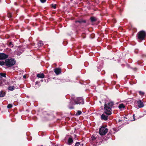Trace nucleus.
Returning <instances> with one entry per match:
<instances>
[{
	"instance_id": "1",
	"label": "nucleus",
	"mask_w": 146,
	"mask_h": 146,
	"mask_svg": "<svg viewBox=\"0 0 146 146\" xmlns=\"http://www.w3.org/2000/svg\"><path fill=\"white\" fill-rule=\"evenodd\" d=\"M114 105V103L112 101H110L108 103L105 104L104 109V113L107 115H109L112 113L111 108Z\"/></svg>"
},
{
	"instance_id": "2",
	"label": "nucleus",
	"mask_w": 146,
	"mask_h": 146,
	"mask_svg": "<svg viewBox=\"0 0 146 146\" xmlns=\"http://www.w3.org/2000/svg\"><path fill=\"white\" fill-rule=\"evenodd\" d=\"M70 103L72 105L76 104H83L84 103L83 99L81 97L76 98L75 99H72Z\"/></svg>"
},
{
	"instance_id": "3",
	"label": "nucleus",
	"mask_w": 146,
	"mask_h": 146,
	"mask_svg": "<svg viewBox=\"0 0 146 146\" xmlns=\"http://www.w3.org/2000/svg\"><path fill=\"white\" fill-rule=\"evenodd\" d=\"M16 63L14 59L11 58L10 59H7L5 60V64L6 65L9 67H11L14 64Z\"/></svg>"
},
{
	"instance_id": "4",
	"label": "nucleus",
	"mask_w": 146,
	"mask_h": 146,
	"mask_svg": "<svg viewBox=\"0 0 146 146\" xmlns=\"http://www.w3.org/2000/svg\"><path fill=\"white\" fill-rule=\"evenodd\" d=\"M146 36V34L144 31H141L138 33V38L140 40H143L144 39Z\"/></svg>"
},
{
	"instance_id": "5",
	"label": "nucleus",
	"mask_w": 146,
	"mask_h": 146,
	"mask_svg": "<svg viewBox=\"0 0 146 146\" xmlns=\"http://www.w3.org/2000/svg\"><path fill=\"white\" fill-rule=\"evenodd\" d=\"M108 131L107 128L102 127L99 129V133L101 135H104L107 133Z\"/></svg>"
},
{
	"instance_id": "6",
	"label": "nucleus",
	"mask_w": 146,
	"mask_h": 146,
	"mask_svg": "<svg viewBox=\"0 0 146 146\" xmlns=\"http://www.w3.org/2000/svg\"><path fill=\"white\" fill-rule=\"evenodd\" d=\"M8 55L3 53H0V60L5 59L8 57Z\"/></svg>"
},
{
	"instance_id": "7",
	"label": "nucleus",
	"mask_w": 146,
	"mask_h": 146,
	"mask_svg": "<svg viewBox=\"0 0 146 146\" xmlns=\"http://www.w3.org/2000/svg\"><path fill=\"white\" fill-rule=\"evenodd\" d=\"M137 102L138 106L139 108H142L144 106L143 103L142 102L141 100H139Z\"/></svg>"
},
{
	"instance_id": "8",
	"label": "nucleus",
	"mask_w": 146,
	"mask_h": 146,
	"mask_svg": "<svg viewBox=\"0 0 146 146\" xmlns=\"http://www.w3.org/2000/svg\"><path fill=\"white\" fill-rule=\"evenodd\" d=\"M54 72L57 75H58L61 73V69L58 68H56L54 69Z\"/></svg>"
},
{
	"instance_id": "9",
	"label": "nucleus",
	"mask_w": 146,
	"mask_h": 146,
	"mask_svg": "<svg viewBox=\"0 0 146 146\" xmlns=\"http://www.w3.org/2000/svg\"><path fill=\"white\" fill-rule=\"evenodd\" d=\"M108 117L106 115L104 114H102L101 116L102 119L106 120L108 119Z\"/></svg>"
},
{
	"instance_id": "10",
	"label": "nucleus",
	"mask_w": 146,
	"mask_h": 146,
	"mask_svg": "<svg viewBox=\"0 0 146 146\" xmlns=\"http://www.w3.org/2000/svg\"><path fill=\"white\" fill-rule=\"evenodd\" d=\"M37 76L38 77L40 78H44V76L43 73L38 74L37 75Z\"/></svg>"
},
{
	"instance_id": "11",
	"label": "nucleus",
	"mask_w": 146,
	"mask_h": 146,
	"mask_svg": "<svg viewBox=\"0 0 146 146\" xmlns=\"http://www.w3.org/2000/svg\"><path fill=\"white\" fill-rule=\"evenodd\" d=\"M118 107L119 109H121L122 108H125V106L123 104H121L119 105Z\"/></svg>"
},
{
	"instance_id": "12",
	"label": "nucleus",
	"mask_w": 146,
	"mask_h": 146,
	"mask_svg": "<svg viewBox=\"0 0 146 146\" xmlns=\"http://www.w3.org/2000/svg\"><path fill=\"white\" fill-rule=\"evenodd\" d=\"M14 86H10L8 88V89L12 91L14 89Z\"/></svg>"
},
{
	"instance_id": "13",
	"label": "nucleus",
	"mask_w": 146,
	"mask_h": 146,
	"mask_svg": "<svg viewBox=\"0 0 146 146\" xmlns=\"http://www.w3.org/2000/svg\"><path fill=\"white\" fill-rule=\"evenodd\" d=\"M73 141V140L71 138H69L68 140V144H70Z\"/></svg>"
},
{
	"instance_id": "14",
	"label": "nucleus",
	"mask_w": 146,
	"mask_h": 146,
	"mask_svg": "<svg viewBox=\"0 0 146 146\" xmlns=\"http://www.w3.org/2000/svg\"><path fill=\"white\" fill-rule=\"evenodd\" d=\"M90 19L92 22H94L96 20V19L94 17H91L90 18Z\"/></svg>"
},
{
	"instance_id": "15",
	"label": "nucleus",
	"mask_w": 146,
	"mask_h": 146,
	"mask_svg": "<svg viewBox=\"0 0 146 146\" xmlns=\"http://www.w3.org/2000/svg\"><path fill=\"white\" fill-rule=\"evenodd\" d=\"M5 93L3 92H0V97H2L4 96L5 95Z\"/></svg>"
},
{
	"instance_id": "16",
	"label": "nucleus",
	"mask_w": 146,
	"mask_h": 146,
	"mask_svg": "<svg viewBox=\"0 0 146 146\" xmlns=\"http://www.w3.org/2000/svg\"><path fill=\"white\" fill-rule=\"evenodd\" d=\"M43 42L42 41H40L38 43V46H41L43 45Z\"/></svg>"
},
{
	"instance_id": "17",
	"label": "nucleus",
	"mask_w": 146,
	"mask_h": 146,
	"mask_svg": "<svg viewBox=\"0 0 146 146\" xmlns=\"http://www.w3.org/2000/svg\"><path fill=\"white\" fill-rule=\"evenodd\" d=\"M12 107V105L11 104H9L7 106V107L8 108H10Z\"/></svg>"
},
{
	"instance_id": "18",
	"label": "nucleus",
	"mask_w": 146,
	"mask_h": 146,
	"mask_svg": "<svg viewBox=\"0 0 146 146\" xmlns=\"http://www.w3.org/2000/svg\"><path fill=\"white\" fill-rule=\"evenodd\" d=\"M0 75L1 76L3 77H6L5 74H4V73H0Z\"/></svg>"
},
{
	"instance_id": "19",
	"label": "nucleus",
	"mask_w": 146,
	"mask_h": 146,
	"mask_svg": "<svg viewBox=\"0 0 146 146\" xmlns=\"http://www.w3.org/2000/svg\"><path fill=\"white\" fill-rule=\"evenodd\" d=\"M82 113V112L81 111H77V113H76V114L77 115H80Z\"/></svg>"
},
{
	"instance_id": "20",
	"label": "nucleus",
	"mask_w": 146,
	"mask_h": 146,
	"mask_svg": "<svg viewBox=\"0 0 146 146\" xmlns=\"http://www.w3.org/2000/svg\"><path fill=\"white\" fill-rule=\"evenodd\" d=\"M75 146H81V145L80 144V143L79 142H77L75 145Z\"/></svg>"
},
{
	"instance_id": "21",
	"label": "nucleus",
	"mask_w": 146,
	"mask_h": 146,
	"mask_svg": "<svg viewBox=\"0 0 146 146\" xmlns=\"http://www.w3.org/2000/svg\"><path fill=\"white\" fill-rule=\"evenodd\" d=\"M5 64V62H0V65H3Z\"/></svg>"
},
{
	"instance_id": "22",
	"label": "nucleus",
	"mask_w": 146,
	"mask_h": 146,
	"mask_svg": "<svg viewBox=\"0 0 146 146\" xmlns=\"http://www.w3.org/2000/svg\"><path fill=\"white\" fill-rule=\"evenodd\" d=\"M140 95H143L144 94V93L141 91H139V92Z\"/></svg>"
},
{
	"instance_id": "23",
	"label": "nucleus",
	"mask_w": 146,
	"mask_h": 146,
	"mask_svg": "<svg viewBox=\"0 0 146 146\" xmlns=\"http://www.w3.org/2000/svg\"><path fill=\"white\" fill-rule=\"evenodd\" d=\"M76 23H81L82 22H85V21H76Z\"/></svg>"
},
{
	"instance_id": "24",
	"label": "nucleus",
	"mask_w": 146,
	"mask_h": 146,
	"mask_svg": "<svg viewBox=\"0 0 146 146\" xmlns=\"http://www.w3.org/2000/svg\"><path fill=\"white\" fill-rule=\"evenodd\" d=\"M56 5H52V7H53L54 9H55L56 8Z\"/></svg>"
},
{
	"instance_id": "25",
	"label": "nucleus",
	"mask_w": 146,
	"mask_h": 146,
	"mask_svg": "<svg viewBox=\"0 0 146 146\" xmlns=\"http://www.w3.org/2000/svg\"><path fill=\"white\" fill-rule=\"evenodd\" d=\"M40 1L42 3H43L46 2V0H40Z\"/></svg>"
},
{
	"instance_id": "26",
	"label": "nucleus",
	"mask_w": 146,
	"mask_h": 146,
	"mask_svg": "<svg viewBox=\"0 0 146 146\" xmlns=\"http://www.w3.org/2000/svg\"><path fill=\"white\" fill-rule=\"evenodd\" d=\"M9 45L10 46H13V44H12V43L11 42H10L9 43Z\"/></svg>"
},
{
	"instance_id": "27",
	"label": "nucleus",
	"mask_w": 146,
	"mask_h": 146,
	"mask_svg": "<svg viewBox=\"0 0 146 146\" xmlns=\"http://www.w3.org/2000/svg\"><path fill=\"white\" fill-rule=\"evenodd\" d=\"M8 17H11V14H9L8 15Z\"/></svg>"
},
{
	"instance_id": "28",
	"label": "nucleus",
	"mask_w": 146,
	"mask_h": 146,
	"mask_svg": "<svg viewBox=\"0 0 146 146\" xmlns=\"http://www.w3.org/2000/svg\"><path fill=\"white\" fill-rule=\"evenodd\" d=\"M134 115H135L134 114H133V118H134V120H133L134 121H135V119L134 118Z\"/></svg>"
},
{
	"instance_id": "29",
	"label": "nucleus",
	"mask_w": 146,
	"mask_h": 146,
	"mask_svg": "<svg viewBox=\"0 0 146 146\" xmlns=\"http://www.w3.org/2000/svg\"><path fill=\"white\" fill-rule=\"evenodd\" d=\"M23 77L24 78H26V76L25 75L23 76Z\"/></svg>"
},
{
	"instance_id": "30",
	"label": "nucleus",
	"mask_w": 146,
	"mask_h": 146,
	"mask_svg": "<svg viewBox=\"0 0 146 146\" xmlns=\"http://www.w3.org/2000/svg\"><path fill=\"white\" fill-rule=\"evenodd\" d=\"M70 109H72V108H70Z\"/></svg>"
}]
</instances>
